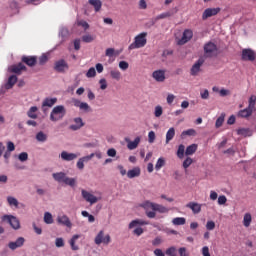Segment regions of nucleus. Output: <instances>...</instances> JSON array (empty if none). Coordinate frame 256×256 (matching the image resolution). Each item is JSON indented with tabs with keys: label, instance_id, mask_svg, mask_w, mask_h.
<instances>
[{
	"label": "nucleus",
	"instance_id": "423d86ee",
	"mask_svg": "<svg viewBox=\"0 0 256 256\" xmlns=\"http://www.w3.org/2000/svg\"><path fill=\"white\" fill-rule=\"evenodd\" d=\"M2 221H7L9 225H11L12 229H21V224L19 222V219L13 215H4L2 217Z\"/></svg>",
	"mask_w": 256,
	"mask_h": 256
},
{
	"label": "nucleus",
	"instance_id": "680f3d73",
	"mask_svg": "<svg viewBox=\"0 0 256 256\" xmlns=\"http://www.w3.org/2000/svg\"><path fill=\"white\" fill-rule=\"evenodd\" d=\"M178 253L180 256H189V252H187V248L185 247H180Z\"/></svg>",
	"mask_w": 256,
	"mask_h": 256
},
{
	"label": "nucleus",
	"instance_id": "f257e3e1",
	"mask_svg": "<svg viewBox=\"0 0 256 256\" xmlns=\"http://www.w3.org/2000/svg\"><path fill=\"white\" fill-rule=\"evenodd\" d=\"M147 45V32H142L134 38V42L129 45L128 49L131 51L133 49H141Z\"/></svg>",
	"mask_w": 256,
	"mask_h": 256
},
{
	"label": "nucleus",
	"instance_id": "de8ad7c7",
	"mask_svg": "<svg viewBox=\"0 0 256 256\" xmlns=\"http://www.w3.org/2000/svg\"><path fill=\"white\" fill-rule=\"evenodd\" d=\"M255 105H256V96L252 95L249 98L248 109H251L253 111L255 109Z\"/></svg>",
	"mask_w": 256,
	"mask_h": 256
},
{
	"label": "nucleus",
	"instance_id": "2f4dec72",
	"mask_svg": "<svg viewBox=\"0 0 256 256\" xmlns=\"http://www.w3.org/2000/svg\"><path fill=\"white\" fill-rule=\"evenodd\" d=\"M157 212V213H169V208L161 205V204H155L154 206V213Z\"/></svg>",
	"mask_w": 256,
	"mask_h": 256
},
{
	"label": "nucleus",
	"instance_id": "0eeeda50",
	"mask_svg": "<svg viewBox=\"0 0 256 256\" xmlns=\"http://www.w3.org/2000/svg\"><path fill=\"white\" fill-rule=\"evenodd\" d=\"M221 13V8H206L202 13V21H207L210 17H215V15H219Z\"/></svg>",
	"mask_w": 256,
	"mask_h": 256
},
{
	"label": "nucleus",
	"instance_id": "f3484780",
	"mask_svg": "<svg viewBox=\"0 0 256 256\" xmlns=\"http://www.w3.org/2000/svg\"><path fill=\"white\" fill-rule=\"evenodd\" d=\"M74 123L69 126L70 131H79V129L85 127V122H83V118L81 117L74 118Z\"/></svg>",
	"mask_w": 256,
	"mask_h": 256
},
{
	"label": "nucleus",
	"instance_id": "09e8293b",
	"mask_svg": "<svg viewBox=\"0 0 256 256\" xmlns=\"http://www.w3.org/2000/svg\"><path fill=\"white\" fill-rule=\"evenodd\" d=\"M44 223L47 225H51V223H53V215H51V213L46 212L44 214Z\"/></svg>",
	"mask_w": 256,
	"mask_h": 256
},
{
	"label": "nucleus",
	"instance_id": "c85d7f7f",
	"mask_svg": "<svg viewBox=\"0 0 256 256\" xmlns=\"http://www.w3.org/2000/svg\"><path fill=\"white\" fill-rule=\"evenodd\" d=\"M237 135H242V137H251L253 132H251V129L249 128H239L237 130Z\"/></svg>",
	"mask_w": 256,
	"mask_h": 256
},
{
	"label": "nucleus",
	"instance_id": "8fccbe9b",
	"mask_svg": "<svg viewBox=\"0 0 256 256\" xmlns=\"http://www.w3.org/2000/svg\"><path fill=\"white\" fill-rule=\"evenodd\" d=\"M110 77L116 81H119V79H121V72H119V70H112L110 71Z\"/></svg>",
	"mask_w": 256,
	"mask_h": 256
},
{
	"label": "nucleus",
	"instance_id": "f03ea898",
	"mask_svg": "<svg viewBox=\"0 0 256 256\" xmlns=\"http://www.w3.org/2000/svg\"><path fill=\"white\" fill-rule=\"evenodd\" d=\"M217 51V44L213 43L212 41L204 44V55L208 59H211L212 57H217Z\"/></svg>",
	"mask_w": 256,
	"mask_h": 256
},
{
	"label": "nucleus",
	"instance_id": "a18cd8bd",
	"mask_svg": "<svg viewBox=\"0 0 256 256\" xmlns=\"http://www.w3.org/2000/svg\"><path fill=\"white\" fill-rule=\"evenodd\" d=\"M185 155V145L180 144L177 150V157H179V159H183Z\"/></svg>",
	"mask_w": 256,
	"mask_h": 256
},
{
	"label": "nucleus",
	"instance_id": "9d476101",
	"mask_svg": "<svg viewBox=\"0 0 256 256\" xmlns=\"http://www.w3.org/2000/svg\"><path fill=\"white\" fill-rule=\"evenodd\" d=\"M203 63H205V59L199 58L193 64V66L190 69V75H192V77H197V75H199V71H201V66L203 65Z\"/></svg>",
	"mask_w": 256,
	"mask_h": 256
},
{
	"label": "nucleus",
	"instance_id": "473e14b6",
	"mask_svg": "<svg viewBox=\"0 0 256 256\" xmlns=\"http://www.w3.org/2000/svg\"><path fill=\"white\" fill-rule=\"evenodd\" d=\"M197 144H191L189 146H187L186 151H185V155H193L194 153H196L197 151Z\"/></svg>",
	"mask_w": 256,
	"mask_h": 256
},
{
	"label": "nucleus",
	"instance_id": "49530a36",
	"mask_svg": "<svg viewBox=\"0 0 256 256\" xmlns=\"http://www.w3.org/2000/svg\"><path fill=\"white\" fill-rule=\"evenodd\" d=\"M49 61V56L47 54H42L38 58V65H45Z\"/></svg>",
	"mask_w": 256,
	"mask_h": 256
},
{
	"label": "nucleus",
	"instance_id": "052dcab7",
	"mask_svg": "<svg viewBox=\"0 0 256 256\" xmlns=\"http://www.w3.org/2000/svg\"><path fill=\"white\" fill-rule=\"evenodd\" d=\"M77 167L80 170L85 169V158H80L77 162Z\"/></svg>",
	"mask_w": 256,
	"mask_h": 256
},
{
	"label": "nucleus",
	"instance_id": "79ce46f5",
	"mask_svg": "<svg viewBox=\"0 0 256 256\" xmlns=\"http://www.w3.org/2000/svg\"><path fill=\"white\" fill-rule=\"evenodd\" d=\"M83 43H93L95 41V36L86 34L82 36Z\"/></svg>",
	"mask_w": 256,
	"mask_h": 256
},
{
	"label": "nucleus",
	"instance_id": "72a5a7b5",
	"mask_svg": "<svg viewBox=\"0 0 256 256\" xmlns=\"http://www.w3.org/2000/svg\"><path fill=\"white\" fill-rule=\"evenodd\" d=\"M53 179H55V181H58V183H65V173L63 172L54 173Z\"/></svg>",
	"mask_w": 256,
	"mask_h": 256
},
{
	"label": "nucleus",
	"instance_id": "c03bdc74",
	"mask_svg": "<svg viewBox=\"0 0 256 256\" xmlns=\"http://www.w3.org/2000/svg\"><path fill=\"white\" fill-rule=\"evenodd\" d=\"M161 167H165V158L160 157L155 165V169L156 171H159L161 169Z\"/></svg>",
	"mask_w": 256,
	"mask_h": 256
},
{
	"label": "nucleus",
	"instance_id": "774afa93",
	"mask_svg": "<svg viewBox=\"0 0 256 256\" xmlns=\"http://www.w3.org/2000/svg\"><path fill=\"white\" fill-rule=\"evenodd\" d=\"M202 255H203V256H211V253H209V247L204 246V247L202 248Z\"/></svg>",
	"mask_w": 256,
	"mask_h": 256
},
{
	"label": "nucleus",
	"instance_id": "7c9ffc66",
	"mask_svg": "<svg viewBox=\"0 0 256 256\" xmlns=\"http://www.w3.org/2000/svg\"><path fill=\"white\" fill-rule=\"evenodd\" d=\"M15 83H17V77L12 75L8 78V82L5 85V89H13Z\"/></svg>",
	"mask_w": 256,
	"mask_h": 256
},
{
	"label": "nucleus",
	"instance_id": "7ed1b4c3",
	"mask_svg": "<svg viewBox=\"0 0 256 256\" xmlns=\"http://www.w3.org/2000/svg\"><path fill=\"white\" fill-rule=\"evenodd\" d=\"M156 203L151 202L149 200L143 202L141 204L142 209L146 210V216L149 219H155L157 216V213L154 212Z\"/></svg>",
	"mask_w": 256,
	"mask_h": 256
},
{
	"label": "nucleus",
	"instance_id": "ea45409f",
	"mask_svg": "<svg viewBox=\"0 0 256 256\" xmlns=\"http://www.w3.org/2000/svg\"><path fill=\"white\" fill-rule=\"evenodd\" d=\"M187 220L183 217H176L172 220L173 225H185Z\"/></svg>",
	"mask_w": 256,
	"mask_h": 256
},
{
	"label": "nucleus",
	"instance_id": "e433bc0d",
	"mask_svg": "<svg viewBox=\"0 0 256 256\" xmlns=\"http://www.w3.org/2000/svg\"><path fill=\"white\" fill-rule=\"evenodd\" d=\"M137 225H147V222L143 221V220H132L129 223V229H133V227H137Z\"/></svg>",
	"mask_w": 256,
	"mask_h": 256
},
{
	"label": "nucleus",
	"instance_id": "c9c22d12",
	"mask_svg": "<svg viewBox=\"0 0 256 256\" xmlns=\"http://www.w3.org/2000/svg\"><path fill=\"white\" fill-rule=\"evenodd\" d=\"M7 201L10 207H19V201L13 196H8Z\"/></svg>",
	"mask_w": 256,
	"mask_h": 256
},
{
	"label": "nucleus",
	"instance_id": "cd10ccee",
	"mask_svg": "<svg viewBox=\"0 0 256 256\" xmlns=\"http://www.w3.org/2000/svg\"><path fill=\"white\" fill-rule=\"evenodd\" d=\"M195 135H197V131H195L193 128H190L188 130H184L180 137L181 139H185V137H195Z\"/></svg>",
	"mask_w": 256,
	"mask_h": 256
},
{
	"label": "nucleus",
	"instance_id": "6e6552de",
	"mask_svg": "<svg viewBox=\"0 0 256 256\" xmlns=\"http://www.w3.org/2000/svg\"><path fill=\"white\" fill-rule=\"evenodd\" d=\"M255 59H256V53L253 49L244 48L242 50V54H241L242 61H255Z\"/></svg>",
	"mask_w": 256,
	"mask_h": 256
},
{
	"label": "nucleus",
	"instance_id": "393cba45",
	"mask_svg": "<svg viewBox=\"0 0 256 256\" xmlns=\"http://www.w3.org/2000/svg\"><path fill=\"white\" fill-rule=\"evenodd\" d=\"M88 3L94 7L96 13H99L101 7H103V2H101V0H88Z\"/></svg>",
	"mask_w": 256,
	"mask_h": 256
},
{
	"label": "nucleus",
	"instance_id": "412c9836",
	"mask_svg": "<svg viewBox=\"0 0 256 256\" xmlns=\"http://www.w3.org/2000/svg\"><path fill=\"white\" fill-rule=\"evenodd\" d=\"M73 49L74 51H79L81 49V39L76 38L69 44L68 50L73 51Z\"/></svg>",
	"mask_w": 256,
	"mask_h": 256
},
{
	"label": "nucleus",
	"instance_id": "13d9d810",
	"mask_svg": "<svg viewBox=\"0 0 256 256\" xmlns=\"http://www.w3.org/2000/svg\"><path fill=\"white\" fill-rule=\"evenodd\" d=\"M119 67L122 69V71H127V69H129V63L126 61H120Z\"/></svg>",
	"mask_w": 256,
	"mask_h": 256
},
{
	"label": "nucleus",
	"instance_id": "e2e57ef3",
	"mask_svg": "<svg viewBox=\"0 0 256 256\" xmlns=\"http://www.w3.org/2000/svg\"><path fill=\"white\" fill-rule=\"evenodd\" d=\"M206 229L208 231H213V229H215V223L213 222V220H210L206 223Z\"/></svg>",
	"mask_w": 256,
	"mask_h": 256
},
{
	"label": "nucleus",
	"instance_id": "37998d69",
	"mask_svg": "<svg viewBox=\"0 0 256 256\" xmlns=\"http://www.w3.org/2000/svg\"><path fill=\"white\" fill-rule=\"evenodd\" d=\"M244 227H249L251 225V213H246L243 219Z\"/></svg>",
	"mask_w": 256,
	"mask_h": 256
},
{
	"label": "nucleus",
	"instance_id": "a19ab883",
	"mask_svg": "<svg viewBox=\"0 0 256 256\" xmlns=\"http://www.w3.org/2000/svg\"><path fill=\"white\" fill-rule=\"evenodd\" d=\"M36 139L40 141V143H45V141H47V135L40 131L36 134Z\"/></svg>",
	"mask_w": 256,
	"mask_h": 256
},
{
	"label": "nucleus",
	"instance_id": "4c0bfd02",
	"mask_svg": "<svg viewBox=\"0 0 256 256\" xmlns=\"http://www.w3.org/2000/svg\"><path fill=\"white\" fill-rule=\"evenodd\" d=\"M223 123H225V114H221V115L217 118L216 123H215L216 129H219V127H222V126H223Z\"/></svg>",
	"mask_w": 256,
	"mask_h": 256
},
{
	"label": "nucleus",
	"instance_id": "5fc2aeb1",
	"mask_svg": "<svg viewBox=\"0 0 256 256\" xmlns=\"http://www.w3.org/2000/svg\"><path fill=\"white\" fill-rule=\"evenodd\" d=\"M154 115H155V117H161L163 115V107L156 106Z\"/></svg>",
	"mask_w": 256,
	"mask_h": 256
},
{
	"label": "nucleus",
	"instance_id": "9b49d317",
	"mask_svg": "<svg viewBox=\"0 0 256 256\" xmlns=\"http://www.w3.org/2000/svg\"><path fill=\"white\" fill-rule=\"evenodd\" d=\"M72 103L74 107H79L80 111H84V113L91 112V106L87 102H81L79 99H72Z\"/></svg>",
	"mask_w": 256,
	"mask_h": 256
},
{
	"label": "nucleus",
	"instance_id": "3c124183",
	"mask_svg": "<svg viewBox=\"0 0 256 256\" xmlns=\"http://www.w3.org/2000/svg\"><path fill=\"white\" fill-rule=\"evenodd\" d=\"M77 159V154L65 152V161H73Z\"/></svg>",
	"mask_w": 256,
	"mask_h": 256
},
{
	"label": "nucleus",
	"instance_id": "bb28decb",
	"mask_svg": "<svg viewBox=\"0 0 256 256\" xmlns=\"http://www.w3.org/2000/svg\"><path fill=\"white\" fill-rule=\"evenodd\" d=\"M139 143H141V137L138 136L134 139V141H128L127 147L130 149V151H133V149H137Z\"/></svg>",
	"mask_w": 256,
	"mask_h": 256
},
{
	"label": "nucleus",
	"instance_id": "ddd939ff",
	"mask_svg": "<svg viewBox=\"0 0 256 256\" xmlns=\"http://www.w3.org/2000/svg\"><path fill=\"white\" fill-rule=\"evenodd\" d=\"M82 197L87 201V203H90V205H94V203H97L99 201V198L97 196L89 193L87 190H82Z\"/></svg>",
	"mask_w": 256,
	"mask_h": 256
},
{
	"label": "nucleus",
	"instance_id": "bf43d9fd",
	"mask_svg": "<svg viewBox=\"0 0 256 256\" xmlns=\"http://www.w3.org/2000/svg\"><path fill=\"white\" fill-rule=\"evenodd\" d=\"M161 243H163V240L161 239V237H156L153 241H152V245L153 247H159V245H161Z\"/></svg>",
	"mask_w": 256,
	"mask_h": 256
},
{
	"label": "nucleus",
	"instance_id": "a878e982",
	"mask_svg": "<svg viewBox=\"0 0 256 256\" xmlns=\"http://www.w3.org/2000/svg\"><path fill=\"white\" fill-rule=\"evenodd\" d=\"M37 111H39L37 106L30 107L27 111V117H29V119H37V117H39V115H37Z\"/></svg>",
	"mask_w": 256,
	"mask_h": 256
},
{
	"label": "nucleus",
	"instance_id": "4be33fe9",
	"mask_svg": "<svg viewBox=\"0 0 256 256\" xmlns=\"http://www.w3.org/2000/svg\"><path fill=\"white\" fill-rule=\"evenodd\" d=\"M81 238V235L79 234H75L72 236V238L69 240V245L72 249V251H79V245H77L75 243V241H77V239H80Z\"/></svg>",
	"mask_w": 256,
	"mask_h": 256
},
{
	"label": "nucleus",
	"instance_id": "f704fd0d",
	"mask_svg": "<svg viewBox=\"0 0 256 256\" xmlns=\"http://www.w3.org/2000/svg\"><path fill=\"white\" fill-rule=\"evenodd\" d=\"M173 137H175V128L171 127L166 133V143L173 140Z\"/></svg>",
	"mask_w": 256,
	"mask_h": 256
},
{
	"label": "nucleus",
	"instance_id": "a211bd4d",
	"mask_svg": "<svg viewBox=\"0 0 256 256\" xmlns=\"http://www.w3.org/2000/svg\"><path fill=\"white\" fill-rule=\"evenodd\" d=\"M57 103V98H45L42 102V111L45 113L47 111L46 107H53Z\"/></svg>",
	"mask_w": 256,
	"mask_h": 256
},
{
	"label": "nucleus",
	"instance_id": "338daca9",
	"mask_svg": "<svg viewBox=\"0 0 256 256\" xmlns=\"http://www.w3.org/2000/svg\"><path fill=\"white\" fill-rule=\"evenodd\" d=\"M7 151H9V153H11L12 151H15V144L11 141H9L7 143Z\"/></svg>",
	"mask_w": 256,
	"mask_h": 256
},
{
	"label": "nucleus",
	"instance_id": "4d7b16f0",
	"mask_svg": "<svg viewBox=\"0 0 256 256\" xmlns=\"http://www.w3.org/2000/svg\"><path fill=\"white\" fill-rule=\"evenodd\" d=\"M99 84H100V89L102 91H105V89H107V80L105 78L100 79Z\"/></svg>",
	"mask_w": 256,
	"mask_h": 256
},
{
	"label": "nucleus",
	"instance_id": "39448f33",
	"mask_svg": "<svg viewBox=\"0 0 256 256\" xmlns=\"http://www.w3.org/2000/svg\"><path fill=\"white\" fill-rule=\"evenodd\" d=\"M63 111H65L64 106L54 107L51 114H50V119L52 121H59L60 119H63Z\"/></svg>",
	"mask_w": 256,
	"mask_h": 256
},
{
	"label": "nucleus",
	"instance_id": "603ef678",
	"mask_svg": "<svg viewBox=\"0 0 256 256\" xmlns=\"http://www.w3.org/2000/svg\"><path fill=\"white\" fill-rule=\"evenodd\" d=\"M97 75V71H95V68L91 67L89 68L88 72L86 73V77L88 79H91L92 77H95Z\"/></svg>",
	"mask_w": 256,
	"mask_h": 256
},
{
	"label": "nucleus",
	"instance_id": "f8f14e48",
	"mask_svg": "<svg viewBox=\"0 0 256 256\" xmlns=\"http://www.w3.org/2000/svg\"><path fill=\"white\" fill-rule=\"evenodd\" d=\"M10 73H15L16 75H21L23 71H27V66L23 64V62H20L18 64H14L9 67Z\"/></svg>",
	"mask_w": 256,
	"mask_h": 256
},
{
	"label": "nucleus",
	"instance_id": "c756f323",
	"mask_svg": "<svg viewBox=\"0 0 256 256\" xmlns=\"http://www.w3.org/2000/svg\"><path fill=\"white\" fill-rule=\"evenodd\" d=\"M55 71L58 73H62V71H65V60L61 59L55 63L54 67Z\"/></svg>",
	"mask_w": 256,
	"mask_h": 256
},
{
	"label": "nucleus",
	"instance_id": "5701e85b",
	"mask_svg": "<svg viewBox=\"0 0 256 256\" xmlns=\"http://www.w3.org/2000/svg\"><path fill=\"white\" fill-rule=\"evenodd\" d=\"M139 175H141V168L139 167H134L127 172L128 179H135V177H139Z\"/></svg>",
	"mask_w": 256,
	"mask_h": 256
},
{
	"label": "nucleus",
	"instance_id": "20e7f679",
	"mask_svg": "<svg viewBox=\"0 0 256 256\" xmlns=\"http://www.w3.org/2000/svg\"><path fill=\"white\" fill-rule=\"evenodd\" d=\"M94 243L96 245H101V243H103L104 245H109L111 243V235L107 234L105 236V232L103 230H100L94 239Z\"/></svg>",
	"mask_w": 256,
	"mask_h": 256
},
{
	"label": "nucleus",
	"instance_id": "6ab92c4d",
	"mask_svg": "<svg viewBox=\"0 0 256 256\" xmlns=\"http://www.w3.org/2000/svg\"><path fill=\"white\" fill-rule=\"evenodd\" d=\"M153 79L158 83H163L165 81V70H156L152 73Z\"/></svg>",
	"mask_w": 256,
	"mask_h": 256
},
{
	"label": "nucleus",
	"instance_id": "dca6fc26",
	"mask_svg": "<svg viewBox=\"0 0 256 256\" xmlns=\"http://www.w3.org/2000/svg\"><path fill=\"white\" fill-rule=\"evenodd\" d=\"M190 39H193V31L186 29L184 30L182 38L179 40L178 45H185V43H189Z\"/></svg>",
	"mask_w": 256,
	"mask_h": 256
},
{
	"label": "nucleus",
	"instance_id": "2eb2a0df",
	"mask_svg": "<svg viewBox=\"0 0 256 256\" xmlns=\"http://www.w3.org/2000/svg\"><path fill=\"white\" fill-rule=\"evenodd\" d=\"M25 245V238L19 237L16 241H11L8 243V247L11 251H15V249H19Z\"/></svg>",
	"mask_w": 256,
	"mask_h": 256
},
{
	"label": "nucleus",
	"instance_id": "58836bf2",
	"mask_svg": "<svg viewBox=\"0 0 256 256\" xmlns=\"http://www.w3.org/2000/svg\"><path fill=\"white\" fill-rule=\"evenodd\" d=\"M65 185H69V187L74 188L77 185V179L66 177L65 178Z\"/></svg>",
	"mask_w": 256,
	"mask_h": 256
},
{
	"label": "nucleus",
	"instance_id": "4468645a",
	"mask_svg": "<svg viewBox=\"0 0 256 256\" xmlns=\"http://www.w3.org/2000/svg\"><path fill=\"white\" fill-rule=\"evenodd\" d=\"M37 56H22L21 62L25 63L28 67H35L37 65Z\"/></svg>",
	"mask_w": 256,
	"mask_h": 256
},
{
	"label": "nucleus",
	"instance_id": "864d4df0",
	"mask_svg": "<svg viewBox=\"0 0 256 256\" xmlns=\"http://www.w3.org/2000/svg\"><path fill=\"white\" fill-rule=\"evenodd\" d=\"M193 163V159L191 157H187L183 162V168L189 169V166Z\"/></svg>",
	"mask_w": 256,
	"mask_h": 256
},
{
	"label": "nucleus",
	"instance_id": "6e6d98bb",
	"mask_svg": "<svg viewBox=\"0 0 256 256\" xmlns=\"http://www.w3.org/2000/svg\"><path fill=\"white\" fill-rule=\"evenodd\" d=\"M19 161L25 162L27 159H29V154L27 152H22L18 156Z\"/></svg>",
	"mask_w": 256,
	"mask_h": 256
},
{
	"label": "nucleus",
	"instance_id": "69168bd1",
	"mask_svg": "<svg viewBox=\"0 0 256 256\" xmlns=\"http://www.w3.org/2000/svg\"><path fill=\"white\" fill-rule=\"evenodd\" d=\"M148 141L149 143H155V133L153 131L148 133Z\"/></svg>",
	"mask_w": 256,
	"mask_h": 256
},
{
	"label": "nucleus",
	"instance_id": "1a4fd4ad",
	"mask_svg": "<svg viewBox=\"0 0 256 256\" xmlns=\"http://www.w3.org/2000/svg\"><path fill=\"white\" fill-rule=\"evenodd\" d=\"M175 13H177V9L159 14L158 16H156V18L152 19L149 22L150 27H153V25H155L157 21H159V19H167V17H173Z\"/></svg>",
	"mask_w": 256,
	"mask_h": 256
},
{
	"label": "nucleus",
	"instance_id": "aec40b11",
	"mask_svg": "<svg viewBox=\"0 0 256 256\" xmlns=\"http://www.w3.org/2000/svg\"><path fill=\"white\" fill-rule=\"evenodd\" d=\"M186 207L188 209H191V211H192V213H194V215L201 213L202 205L197 202H189L188 204H186Z\"/></svg>",
	"mask_w": 256,
	"mask_h": 256
},
{
	"label": "nucleus",
	"instance_id": "0e129e2a",
	"mask_svg": "<svg viewBox=\"0 0 256 256\" xmlns=\"http://www.w3.org/2000/svg\"><path fill=\"white\" fill-rule=\"evenodd\" d=\"M227 203V197L225 195H221L218 197V205H225Z\"/></svg>",
	"mask_w": 256,
	"mask_h": 256
},
{
	"label": "nucleus",
	"instance_id": "b1692460",
	"mask_svg": "<svg viewBox=\"0 0 256 256\" xmlns=\"http://www.w3.org/2000/svg\"><path fill=\"white\" fill-rule=\"evenodd\" d=\"M253 115V110L249 107L240 110L238 112V117H242V119H247V117H251Z\"/></svg>",
	"mask_w": 256,
	"mask_h": 256
}]
</instances>
